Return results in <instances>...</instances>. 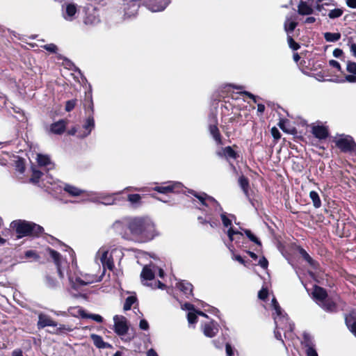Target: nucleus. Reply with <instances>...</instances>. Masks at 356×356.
I'll list each match as a JSON object with an SVG mask.
<instances>
[{"label": "nucleus", "mask_w": 356, "mask_h": 356, "mask_svg": "<svg viewBox=\"0 0 356 356\" xmlns=\"http://www.w3.org/2000/svg\"><path fill=\"white\" fill-rule=\"evenodd\" d=\"M72 330L73 329L71 327L63 324L60 325L59 327H58V332L59 333H63L65 332H71Z\"/></svg>", "instance_id": "obj_51"}, {"label": "nucleus", "mask_w": 356, "mask_h": 356, "mask_svg": "<svg viewBox=\"0 0 356 356\" xmlns=\"http://www.w3.org/2000/svg\"><path fill=\"white\" fill-rule=\"evenodd\" d=\"M346 323L349 330L356 336V321L352 323V319L350 318H346Z\"/></svg>", "instance_id": "obj_41"}, {"label": "nucleus", "mask_w": 356, "mask_h": 356, "mask_svg": "<svg viewBox=\"0 0 356 356\" xmlns=\"http://www.w3.org/2000/svg\"><path fill=\"white\" fill-rule=\"evenodd\" d=\"M117 250H113L111 254L104 248H100L96 254L95 261L97 263L99 261L102 264L104 269L108 268L113 270L114 268V263L112 259V254L117 253Z\"/></svg>", "instance_id": "obj_6"}, {"label": "nucleus", "mask_w": 356, "mask_h": 356, "mask_svg": "<svg viewBox=\"0 0 356 356\" xmlns=\"http://www.w3.org/2000/svg\"><path fill=\"white\" fill-rule=\"evenodd\" d=\"M127 200L131 204H137L140 203L141 196L139 194H130L128 195Z\"/></svg>", "instance_id": "obj_37"}, {"label": "nucleus", "mask_w": 356, "mask_h": 356, "mask_svg": "<svg viewBox=\"0 0 356 356\" xmlns=\"http://www.w3.org/2000/svg\"><path fill=\"white\" fill-rule=\"evenodd\" d=\"M181 309L184 310H188L189 312H193L195 310L194 306L190 303H185L181 306Z\"/></svg>", "instance_id": "obj_57"}, {"label": "nucleus", "mask_w": 356, "mask_h": 356, "mask_svg": "<svg viewBox=\"0 0 356 356\" xmlns=\"http://www.w3.org/2000/svg\"><path fill=\"white\" fill-rule=\"evenodd\" d=\"M90 338L95 346L98 348H106L110 346V345L104 342L102 337L98 334H92Z\"/></svg>", "instance_id": "obj_29"}, {"label": "nucleus", "mask_w": 356, "mask_h": 356, "mask_svg": "<svg viewBox=\"0 0 356 356\" xmlns=\"http://www.w3.org/2000/svg\"><path fill=\"white\" fill-rule=\"evenodd\" d=\"M63 189L70 195L73 197H78L86 193L85 191L67 184H65Z\"/></svg>", "instance_id": "obj_27"}, {"label": "nucleus", "mask_w": 356, "mask_h": 356, "mask_svg": "<svg viewBox=\"0 0 356 356\" xmlns=\"http://www.w3.org/2000/svg\"><path fill=\"white\" fill-rule=\"evenodd\" d=\"M302 343L305 347V353L307 356H318L315 348V344L309 334L305 333L303 335V341Z\"/></svg>", "instance_id": "obj_12"}, {"label": "nucleus", "mask_w": 356, "mask_h": 356, "mask_svg": "<svg viewBox=\"0 0 356 356\" xmlns=\"http://www.w3.org/2000/svg\"><path fill=\"white\" fill-rule=\"evenodd\" d=\"M123 1L125 15L128 17L135 15L139 8L140 0H123Z\"/></svg>", "instance_id": "obj_14"}, {"label": "nucleus", "mask_w": 356, "mask_h": 356, "mask_svg": "<svg viewBox=\"0 0 356 356\" xmlns=\"http://www.w3.org/2000/svg\"><path fill=\"white\" fill-rule=\"evenodd\" d=\"M188 191L193 195L202 205L213 209L216 212L220 214L221 212H224L220 204L213 197L204 193H197L192 190H188Z\"/></svg>", "instance_id": "obj_5"}, {"label": "nucleus", "mask_w": 356, "mask_h": 356, "mask_svg": "<svg viewBox=\"0 0 356 356\" xmlns=\"http://www.w3.org/2000/svg\"><path fill=\"white\" fill-rule=\"evenodd\" d=\"M88 317L97 323H102L103 321L102 316L99 314H91Z\"/></svg>", "instance_id": "obj_58"}, {"label": "nucleus", "mask_w": 356, "mask_h": 356, "mask_svg": "<svg viewBox=\"0 0 356 356\" xmlns=\"http://www.w3.org/2000/svg\"><path fill=\"white\" fill-rule=\"evenodd\" d=\"M32 172H33V174H32V177L31 178V181L33 183L38 182L40 177L42 175V172L40 170H38L35 168L32 169Z\"/></svg>", "instance_id": "obj_43"}, {"label": "nucleus", "mask_w": 356, "mask_h": 356, "mask_svg": "<svg viewBox=\"0 0 356 356\" xmlns=\"http://www.w3.org/2000/svg\"><path fill=\"white\" fill-rule=\"evenodd\" d=\"M346 5L351 8H356V0H346Z\"/></svg>", "instance_id": "obj_62"}, {"label": "nucleus", "mask_w": 356, "mask_h": 356, "mask_svg": "<svg viewBox=\"0 0 356 356\" xmlns=\"http://www.w3.org/2000/svg\"><path fill=\"white\" fill-rule=\"evenodd\" d=\"M272 306L275 312L274 314L275 324L274 333L275 338L284 343L281 333L282 331L286 339H292L294 335L293 333L294 325L289 322L287 315L282 310L275 298L272 300Z\"/></svg>", "instance_id": "obj_3"}, {"label": "nucleus", "mask_w": 356, "mask_h": 356, "mask_svg": "<svg viewBox=\"0 0 356 356\" xmlns=\"http://www.w3.org/2000/svg\"><path fill=\"white\" fill-rule=\"evenodd\" d=\"M78 6L74 3H64L61 6V16L67 21L72 22L77 17Z\"/></svg>", "instance_id": "obj_9"}, {"label": "nucleus", "mask_w": 356, "mask_h": 356, "mask_svg": "<svg viewBox=\"0 0 356 356\" xmlns=\"http://www.w3.org/2000/svg\"><path fill=\"white\" fill-rule=\"evenodd\" d=\"M202 332L207 337H213L218 332V325L213 321L206 322L202 325Z\"/></svg>", "instance_id": "obj_15"}, {"label": "nucleus", "mask_w": 356, "mask_h": 356, "mask_svg": "<svg viewBox=\"0 0 356 356\" xmlns=\"http://www.w3.org/2000/svg\"><path fill=\"white\" fill-rule=\"evenodd\" d=\"M185 187L179 181H167L163 186H158L154 188V191L163 194L169 193H185Z\"/></svg>", "instance_id": "obj_8"}, {"label": "nucleus", "mask_w": 356, "mask_h": 356, "mask_svg": "<svg viewBox=\"0 0 356 356\" xmlns=\"http://www.w3.org/2000/svg\"><path fill=\"white\" fill-rule=\"evenodd\" d=\"M324 38L327 42H334L341 38V34L339 33L326 32L324 33Z\"/></svg>", "instance_id": "obj_32"}, {"label": "nucleus", "mask_w": 356, "mask_h": 356, "mask_svg": "<svg viewBox=\"0 0 356 356\" xmlns=\"http://www.w3.org/2000/svg\"><path fill=\"white\" fill-rule=\"evenodd\" d=\"M313 13L314 8L310 0H300L298 6V13L300 15H310Z\"/></svg>", "instance_id": "obj_17"}, {"label": "nucleus", "mask_w": 356, "mask_h": 356, "mask_svg": "<svg viewBox=\"0 0 356 356\" xmlns=\"http://www.w3.org/2000/svg\"><path fill=\"white\" fill-rule=\"evenodd\" d=\"M336 145L343 152H349L356 155V143L350 136H341L335 141Z\"/></svg>", "instance_id": "obj_7"}, {"label": "nucleus", "mask_w": 356, "mask_h": 356, "mask_svg": "<svg viewBox=\"0 0 356 356\" xmlns=\"http://www.w3.org/2000/svg\"><path fill=\"white\" fill-rule=\"evenodd\" d=\"M139 327L141 330H147L149 329V323L146 320L142 319L140 321Z\"/></svg>", "instance_id": "obj_56"}, {"label": "nucleus", "mask_w": 356, "mask_h": 356, "mask_svg": "<svg viewBox=\"0 0 356 356\" xmlns=\"http://www.w3.org/2000/svg\"><path fill=\"white\" fill-rule=\"evenodd\" d=\"M38 163L40 166L47 167L48 169L51 168V163L50 159L46 156L42 154H38L37 156Z\"/></svg>", "instance_id": "obj_30"}, {"label": "nucleus", "mask_w": 356, "mask_h": 356, "mask_svg": "<svg viewBox=\"0 0 356 356\" xmlns=\"http://www.w3.org/2000/svg\"><path fill=\"white\" fill-rule=\"evenodd\" d=\"M268 262L264 257H261L258 262V264L263 268H266L268 267Z\"/></svg>", "instance_id": "obj_55"}, {"label": "nucleus", "mask_w": 356, "mask_h": 356, "mask_svg": "<svg viewBox=\"0 0 356 356\" xmlns=\"http://www.w3.org/2000/svg\"><path fill=\"white\" fill-rule=\"evenodd\" d=\"M330 66L336 68L339 72H341V68L339 63L335 60H330L329 61Z\"/></svg>", "instance_id": "obj_53"}, {"label": "nucleus", "mask_w": 356, "mask_h": 356, "mask_svg": "<svg viewBox=\"0 0 356 356\" xmlns=\"http://www.w3.org/2000/svg\"><path fill=\"white\" fill-rule=\"evenodd\" d=\"M312 134L318 139H325L328 136V131L324 126H314L312 127Z\"/></svg>", "instance_id": "obj_23"}, {"label": "nucleus", "mask_w": 356, "mask_h": 356, "mask_svg": "<svg viewBox=\"0 0 356 356\" xmlns=\"http://www.w3.org/2000/svg\"><path fill=\"white\" fill-rule=\"evenodd\" d=\"M343 14V10L340 8H335L333 10H331L328 13V17L330 19H335L341 17Z\"/></svg>", "instance_id": "obj_38"}, {"label": "nucleus", "mask_w": 356, "mask_h": 356, "mask_svg": "<svg viewBox=\"0 0 356 356\" xmlns=\"http://www.w3.org/2000/svg\"><path fill=\"white\" fill-rule=\"evenodd\" d=\"M11 227L16 230L18 238L26 236H38L44 230L43 227L35 223L22 220L13 221Z\"/></svg>", "instance_id": "obj_4"}, {"label": "nucleus", "mask_w": 356, "mask_h": 356, "mask_svg": "<svg viewBox=\"0 0 356 356\" xmlns=\"http://www.w3.org/2000/svg\"><path fill=\"white\" fill-rule=\"evenodd\" d=\"M46 284L49 288H54L57 286L56 281L49 276L46 277Z\"/></svg>", "instance_id": "obj_49"}, {"label": "nucleus", "mask_w": 356, "mask_h": 356, "mask_svg": "<svg viewBox=\"0 0 356 356\" xmlns=\"http://www.w3.org/2000/svg\"><path fill=\"white\" fill-rule=\"evenodd\" d=\"M170 3V0H148L145 6L152 12H161L165 10Z\"/></svg>", "instance_id": "obj_11"}, {"label": "nucleus", "mask_w": 356, "mask_h": 356, "mask_svg": "<svg viewBox=\"0 0 356 356\" xmlns=\"http://www.w3.org/2000/svg\"><path fill=\"white\" fill-rule=\"evenodd\" d=\"M207 223H209L213 228L217 227L218 226V221L217 220H214L210 214H207Z\"/></svg>", "instance_id": "obj_50"}, {"label": "nucleus", "mask_w": 356, "mask_h": 356, "mask_svg": "<svg viewBox=\"0 0 356 356\" xmlns=\"http://www.w3.org/2000/svg\"><path fill=\"white\" fill-rule=\"evenodd\" d=\"M351 54L356 58V44L352 43L350 47Z\"/></svg>", "instance_id": "obj_64"}, {"label": "nucleus", "mask_w": 356, "mask_h": 356, "mask_svg": "<svg viewBox=\"0 0 356 356\" xmlns=\"http://www.w3.org/2000/svg\"><path fill=\"white\" fill-rule=\"evenodd\" d=\"M287 42L289 47L293 51L298 50L300 48V45L297 43L292 38L291 35H287Z\"/></svg>", "instance_id": "obj_40"}, {"label": "nucleus", "mask_w": 356, "mask_h": 356, "mask_svg": "<svg viewBox=\"0 0 356 356\" xmlns=\"http://www.w3.org/2000/svg\"><path fill=\"white\" fill-rule=\"evenodd\" d=\"M245 233L251 241L255 243L256 244H257L259 245H261L260 241L254 234H252L250 230L245 229Z\"/></svg>", "instance_id": "obj_45"}, {"label": "nucleus", "mask_w": 356, "mask_h": 356, "mask_svg": "<svg viewBox=\"0 0 356 356\" xmlns=\"http://www.w3.org/2000/svg\"><path fill=\"white\" fill-rule=\"evenodd\" d=\"M136 301V298L134 296L127 297L125 300L123 309L124 311H128L131 309V306Z\"/></svg>", "instance_id": "obj_36"}, {"label": "nucleus", "mask_w": 356, "mask_h": 356, "mask_svg": "<svg viewBox=\"0 0 356 356\" xmlns=\"http://www.w3.org/2000/svg\"><path fill=\"white\" fill-rule=\"evenodd\" d=\"M343 54V51L340 49H335L333 51V56L336 58H339Z\"/></svg>", "instance_id": "obj_63"}, {"label": "nucleus", "mask_w": 356, "mask_h": 356, "mask_svg": "<svg viewBox=\"0 0 356 356\" xmlns=\"http://www.w3.org/2000/svg\"><path fill=\"white\" fill-rule=\"evenodd\" d=\"M177 287L183 292L186 298L192 295L193 285L191 283L186 281H181L177 284Z\"/></svg>", "instance_id": "obj_26"}, {"label": "nucleus", "mask_w": 356, "mask_h": 356, "mask_svg": "<svg viewBox=\"0 0 356 356\" xmlns=\"http://www.w3.org/2000/svg\"><path fill=\"white\" fill-rule=\"evenodd\" d=\"M49 253L57 267L58 273L60 279L66 275L68 277L69 283L72 288L79 289L81 286H86L99 281L93 275L79 274L76 270V263L74 259L72 258V270L65 259H63L60 254L54 250L49 249Z\"/></svg>", "instance_id": "obj_1"}, {"label": "nucleus", "mask_w": 356, "mask_h": 356, "mask_svg": "<svg viewBox=\"0 0 356 356\" xmlns=\"http://www.w3.org/2000/svg\"><path fill=\"white\" fill-rule=\"evenodd\" d=\"M122 225H123L122 222L118 220L113 223V228L114 229V230L115 232L121 234V229H122Z\"/></svg>", "instance_id": "obj_52"}, {"label": "nucleus", "mask_w": 356, "mask_h": 356, "mask_svg": "<svg viewBox=\"0 0 356 356\" xmlns=\"http://www.w3.org/2000/svg\"><path fill=\"white\" fill-rule=\"evenodd\" d=\"M66 124L67 123L64 120H58L51 124L50 131L55 134H61L65 131Z\"/></svg>", "instance_id": "obj_24"}, {"label": "nucleus", "mask_w": 356, "mask_h": 356, "mask_svg": "<svg viewBox=\"0 0 356 356\" xmlns=\"http://www.w3.org/2000/svg\"><path fill=\"white\" fill-rule=\"evenodd\" d=\"M99 22V19L95 15L88 14L84 19V23L87 25H95Z\"/></svg>", "instance_id": "obj_34"}, {"label": "nucleus", "mask_w": 356, "mask_h": 356, "mask_svg": "<svg viewBox=\"0 0 356 356\" xmlns=\"http://www.w3.org/2000/svg\"><path fill=\"white\" fill-rule=\"evenodd\" d=\"M83 128L84 129V131L79 135V137L81 138H85L90 135L92 129L95 128V120L93 115H88L84 124L83 125Z\"/></svg>", "instance_id": "obj_19"}, {"label": "nucleus", "mask_w": 356, "mask_h": 356, "mask_svg": "<svg viewBox=\"0 0 356 356\" xmlns=\"http://www.w3.org/2000/svg\"><path fill=\"white\" fill-rule=\"evenodd\" d=\"M213 124H210L209 127V130L210 134L212 136L213 138L215 140L218 145L222 144V138L221 135L220 134L219 129L217 127V119L215 116H213L212 119Z\"/></svg>", "instance_id": "obj_18"}, {"label": "nucleus", "mask_w": 356, "mask_h": 356, "mask_svg": "<svg viewBox=\"0 0 356 356\" xmlns=\"http://www.w3.org/2000/svg\"><path fill=\"white\" fill-rule=\"evenodd\" d=\"M220 216L222 224L225 227H228L231 226L232 220L229 217H233L232 215L227 214L226 212H221Z\"/></svg>", "instance_id": "obj_35"}, {"label": "nucleus", "mask_w": 356, "mask_h": 356, "mask_svg": "<svg viewBox=\"0 0 356 356\" xmlns=\"http://www.w3.org/2000/svg\"><path fill=\"white\" fill-rule=\"evenodd\" d=\"M297 16L295 13L288 14L286 16L285 21L284 23V29L286 31L287 35H291V33L294 31L296 27L298 25L296 22Z\"/></svg>", "instance_id": "obj_13"}, {"label": "nucleus", "mask_w": 356, "mask_h": 356, "mask_svg": "<svg viewBox=\"0 0 356 356\" xmlns=\"http://www.w3.org/2000/svg\"><path fill=\"white\" fill-rule=\"evenodd\" d=\"M239 184L243 189V192L247 195L248 194V180L245 177L242 176L239 178Z\"/></svg>", "instance_id": "obj_39"}, {"label": "nucleus", "mask_w": 356, "mask_h": 356, "mask_svg": "<svg viewBox=\"0 0 356 356\" xmlns=\"http://www.w3.org/2000/svg\"><path fill=\"white\" fill-rule=\"evenodd\" d=\"M117 193H113L112 195H104L102 197V199L104 200L102 202L105 205H112L115 204V201L117 199L115 197Z\"/></svg>", "instance_id": "obj_33"}, {"label": "nucleus", "mask_w": 356, "mask_h": 356, "mask_svg": "<svg viewBox=\"0 0 356 356\" xmlns=\"http://www.w3.org/2000/svg\"><path fill=\"white\" fill-rule=\"evenodd\" d=\"M131 239L138 243H146L152 240L159 233L154 222L147 217L131 218L127 223Z\"/></svg>", "instance_id": "obj_2"}, {"label": "nucleus", "mask_w": 356, "mask_h": 356, "mask_svg": "<svg viewBox=\"0 0 356 356\" xmlns=\"http://www.w3.org/2000/svg\"><path fill=\"white\" fill-rule=\"evenodd\" d=\"M76 99H71L66 102L65 104V111L67 112L71 111L74 109V108L76 106Z\"/></svg>", "instance_id": "obj_48"}, {"label": "nucleus", "mask_w": 356, "mask_h": 356, "mask_svg": "<svg viewBox=\"0 0 356 356\" xmlns=\"http://www.w3.org/2000/svg\"><path fill=\"white\" fill-rule=\"evenodd\" d=\"M313 298L316 300V302L319 305L327 298V294L326 291L318 286H315L312 292Z\"/></svg>", "instance_id": "obj_20"}, {"label": "nucleus", "mask_w": 356, "mask_h": 356, "mask_svg": "<svg viewBox=\"0 0 356 356\" xmlns=\"http://www.w3.org/2000/svg\"><path fill=\"white\" fill-rule=\"evenodd\" d=\"M216 154L219 157H225L227 159L236 158V152L230 146H227L217 151Z\"/></svg>", "instance_id": "obj_25"}, {"label": "nucleus", "mask_w": 356, "mask_h": 356, "mask_svg": "<svg viewBox=\"0 0 356 356\" xmlns=\"http://www.w3.org/2000/svg\"><path fill=\"white\" fill-rule=\"evenodd\" d=\"M42 47L50 53L55 54L57 52V50H58L57 46L53 43L43 45V46H42Z\"/></svg>", "instance_id": "obj_47"}, {"label": "nucleus", "mask_w": 356, "mask_h": 356, "mask_svg": "<svg viewBox=\"0 0 356 356\" xmlns=\"http://www.w3.org/2000/svg\"><path fill=\"white\" fill-rule=\"evenodd\" d=\"M16 169L18 170L20 173H23L24 172L25 168L22 161H18L16 164Z\"/></svg>", "instance_id": "obj_60"}, {"label": "nucleus", "mask_w": 356, "mask_h": 356, "mask_svg": "<svg viewBox=\"0 0 356 356\" xmlns=\"http://www.w3.org/2000/svg\"><path fill=\"white\" fill-rule=\"evenodd\" d=\"M318 305L321 307H322L324 310L330 312H334L337 308L335 302L333 300L327 298L325 300H324L323 302L319 303Z\"/></svg>", "instance_id": "obj_28"}, {"label": "nucleus", "mask_w": 356, "mask_h": 356, "mask_svg": "<svg viewBox=\"0 0 356 356\" xmlns=\"http://www.w3.org/2000/svg\"><path fill=\"white\" fill-rule=\"evenodd\" d=\"M114 332L119 336L125 335L129 330V323L127 318L122 315L113 316Z\"/></svg>", "instance_id": "obj_10"}, {"label": "nucleus", "mask_w": 356, "mask_h": 356, "mask_svg": "<svg viewBox=\"0 0 356 356\" xmlns=\"http://www.w3.org/2000/svg\"><path fill=\"white\" fill-rule=\"evenodd\" d=\"M140 277L143 284L150 286L148 284L144 283V281L152 280L154 278V272L151 266H145L140 274Z\"/></svg>", "instance_id": "obj_21"}, {"label": "nucleus", "mask_w": 356, "mask_h": 356, "mask_svg": "<svg viewBox=\"0 0 356 356\" xmlns=\"http://www.w3.org/2000/svg\"><path fill=\"white\" fill-rule=\"evenodd\" d=\"M196 309L193 312H189L187 314V319L189 324H193L197 322V315Z\"/></svg>", "instance_id": "obj_42"}, {"label": "nucleus", "mask_w": 356, "mask_h": 356, "mask_svg": "<svg viewBox=\"0 0 356 356\" xmlns=\"http://www.w3.org/2000/svg\"><path fill=\"white\" fill-rule=\"evenodd\" d=\"M346 70L352 74L346 76V81L350 83H356V63L348 61L347 63Z\"/></svg>", "instance_id": "obj_22"}, {"label": "nucleus", "mask_w": 356, "mask_h": 356, "mask_svg": "<svg viewBox=\"0 0 356 356\" xmlns=\"http://www.w3.org/2000/svg\"><path fill=\"white\" fill-rule=\"evenodd\" d=\"M25 256L26 258H31V257H33V258H38V256H37V254L35 251L33 250H28L25 252Z\"/></svg>", "instance_id": "obj_61"}, {"label": "nucleus", "mask_w": 356, "mask_h": 356, "mask_svg": "<svg viewBox=\"0 0 356 356\" xmlns=\"http://www.w3.org/2000/svg\"><path fill=\"white\" fill-rule=\"evenodd\" d=\"M234 235L243 236V234L241 232L235 230L232 227H229V229L227 230V236H228L230 241H233L234 240Z\"/></svg>", "instance_id": "obj_44"}, {"label": "nucleus", "mask_w": 356, "mask_h": 356, "mask_svg": "<svg viewBox=\"0 0 356 356\" xmlns=\"http://www.w3.org/2000/svg\"><path fill=\"white\" fill-rule=\"evenodd\" d=\"M300 254H301V256L305 261H307L311 265H313V263H314L313 259L304 249L301 248L300 250Z\"/></svg>", "instance_id": "obj_46"}, {"label": "nucleus", "mask_w": 356, "mask_h": 356, "mask_svg": "<svg viewBox=\"0 0 356 356\" xmlns=\"http://www.w3.org/2000/svg\"><path fill=\"white\" fill-rule=\"evenodd\" d=\"M58 323L53 321L50 316L48 315L40 313L38 315V321L37 323V326L38 329H42L47 326L51 327H56Z\"/></svg>", "instance_id": "obj_16"}, {"label": "nucleus", "mask_w": 356, "mask_h": 356, "mask_svg": "<svg viewBox=\"0 0 356 356\" xmlns=\"http://www.w3.org/2000/svg\"><path fill=\"white\" fill-rule=\"evenodd\" d=\"M309 197L312 200L313 205L315 208H320L321 207V201L317 192L311 191L309 193Z\"/></svg>", "instance_id": "obj_31"}, {"label": "nucleus", "mask_w": 356, "mask_h": 356, "mask_svg": "<svg viewBox=\"0 0 356 356\" xmlns=\"http://www.w3.org/2000/svg\"><path fill=\"white\" fill-rule=\"evenodd\" d=\"M268 296V291L266 289H262L259 291L258 297L259 299L264 300Z\"/></svg>", "instance_id": "obj_54"}, {"label": "nucleus", "mask_w": 356, "mask_h": 356, "mask_svg": "<svg viewBox=\"0 0 356 356\" xmlns=\"http://www.w3.org/2000/svg\"><path fill=\"white\" fill-rule=\"evenodd\" d=\"M88 108L90 110L91 113L89 115H93V111H94V107H93V102L92 99V96L90 95L88 97Z\"/></svg>", "instance_id": "obj_59"}]
</instances>
